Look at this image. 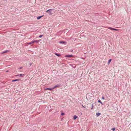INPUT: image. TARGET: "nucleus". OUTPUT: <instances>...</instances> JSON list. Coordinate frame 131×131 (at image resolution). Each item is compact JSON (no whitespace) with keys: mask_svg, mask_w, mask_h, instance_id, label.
Returning <instances> with one entry per match:
<instances>
[{"mask_svg":"<svg viewBox=\"0 0 131 131\" xmlns=\"http://www.w3.org/2000/svg\"><path fill=\"white\" fill-rule=\"evenodd\" d=\"M39 40H34L33 41H32L31 42H29L28 44H31L32 43H33L35 42H36V43H37L39 42Z\"/></svg>","mask_w":131,"mask_h":131,"instance_id":"nucleus-1","label":"nucleus"},{"mask_svg":"<svg viewBox=\"0 0 131 131\" xmlns=\"http://www.w3.org/2000/svg\"><path fill=\"white\" fill-rule=\"evenodd\" d=\"M53 9H49L47 11H46V12L47 13H49V14L50 15H51L52 14L51 13V11Z\"/></svg>","mask_w":131,"mask_h":131,"instance_id":"nucleus-2","label":"nucleus"},{"mask_svg":"<svg viewBox=\"0 0 131 131\" xmlns=\"http://www.w3.org/2000/svg\"><path fill=\"white\" fill-rule=\"evenodd\" d=\"M108 28L110 30H115V31H118L119 30L118 29H116V28H113L110 27H109Z\"/></svg>","mask_w":131,"mask_h":131,"instance_id":"nucleus-3","label":"nucleus"},{"mask_svg":"<svg viewBox=\"0 0 131 131\" xmlns=\"http://www.w3.org/2000/svg\"><path fill=\"white\" fill-rule=\"evenodd\" d=\"M73 57V55H72L68 54L66 55L65 56V57H66L70 58L72 57Z\"/></svg>","mask_w":131,"mask_h":131,"instance_id":"nucleus-4","label":"nucleus"},{"mask_svg":"<svg viewBox=\"0 0 131 131\" xmlns=\"http://www.w3.org/2000/svg\"><path fill=\"white\" fill-rule=\"evenodd\" d=\"M59 43L60 44L64 45H66L67 43L66 42V41H60L59 42Z\"/></svg>","mask_w":131,"mask_h":131,"instance_id":"nucleus-5","label":"nucleus"},{"mask_svg":"<svg viewBox=\"0 0 131 131\" xmlns=\"http://www.w3.org/2000/svg\"><path fill=\"white\" fill-rule=\"evenodd\" d=\"M61 85V84H57V85H56L55 86L53 87V89L58 87H59Z\"/></svg>","mask_w":131,"mask_h":131,"instance_id":"nucleus-6","label":"nucleus"},{"mask_svg":"<svg viewBox=\"0 0 131 131\" xmlns=\"http://www.w3.org/2000/svg\"><path fill=\"white\" fill-rule=\"evenodd\" d=\"M53 89V88H47L46 89V90H50L51 91H52Z\"/></svg>","mask_w":131,"mask_h":131,"instance_id":"nucleus-7","label":"nucleus"},{"mask_svg":"<svg viewBox=\"0 0 131 131\" xmlns=\"http://www.w3.org/2000/svg\"><path fill=\"white\" fill-rule=\"evenodd\" d=\"M43 15L41 16H40L38 17H37V20H39L42 17H43Z\"/></svg>","mask_w":131,"mask_h":131,"instance_id":"nucleus-8","label":"nucleus"},{"mask_svg":"<svg viewBox=\"0 0 131 131\" xmlns=\"http://www.w3.org/2000/svg\"><path fill=\"white\" fill-rule=\"evenodd\" d=\"M96 116L97 117H98L100 115H101V113L100 112H97L96 113Z\"/></svg>","mask_w":131,"mask_h":131,"instance_id":"nucleus-9","label":"nucleus"},{"mask_svg":"<svg viewBox=\"0 0 131 131\" xmlns=\"http://www.w3.org/2000/svg\"><path fill=\"white\" fill-rule=\"evenodd\" d=\"M78 117V116L76 115H74L73 116V119L74 120H75Z\"/></svg>","mask_w":131,"mask_h":131,"instance_id":"nucleus-10","label":"nucleus"},{"mask_svg":"<svg viewBox=\"0 0 131 131\" xmlns=\"http://www.w3.org/2000/svg\"><path fill=\"white\" fill-rule=\"evenodd\" d=\"M8 52H9V50H5V51H3V52H2V54L5 53H6Z\"/></svg>","mask_w":131,"mask_h":131,"instance_id":"nucleus-11","label":"nucleus"},{"mask_svg":"<svg viewBox=\"0 0 131 131\" xmlns=\"http://www.w3.org/2000/svg\"><path fill=\"white\" fill-rule=\"evenodd\" d=\"M24 74H20L16 75H15V76L16 77L20 76H24Z\"/></svg>","mask_w":131,"mask_h":131,"instance_id":"nucleus-12","label":"nucleus"},{"mask_svg":"<svg viewBox=\"0 0 131 131\" xmlns=\"http://www.w3.org/2000/svg\"><path fill=\"white\" fill-rule=\"evenodd\" d=\"M55 55L57 56H58V57H59V56H61V55L60 54H59L58 53H55Z\"/></svg>","mask_w":131,"mask_h":131,"instance_id":"nucleus-13","label":"nucleus"},{"mask_svg":"<svg viewBox=\"0 0 131 131\" xmlns=\"http://www.w3.org/2000/svg\"><path fill=\"white\" fill-rule=\"evenodd\" d=\"M98 103H100L102 105V106L103 105V103L101 102V101L100 100H98Z\"/></svg>","mask_w":131,"mask_h":131,"instance_id":"nucleus-14","label":"nucleus"},{"mask_svg":"<svg viewBox=\"0 0 131 131\" xmlns=\"http://www.w3.org/2000/svg\"><path fill=\"white\" fill-rule=\"evenodd\" d=\"M111 61H112V59H110L108 61V62L107 63L108 64H109V63H110V62Z\"/></svg>","mask_w":131,"mask_h":131,"instance_id":"nucleus-15","label":"nucleus"},{"mask_svg":"<svg viewBox=\"0 0 131 131\" xmlns=\"http://www.w3.org/2000/svg\"><path fill=\"white\" fill-rule=\"evenodd\" d=\"M20 80H21V79H17L15 80V82L16 81H20Z\"/></svg>","mask_w":131,"mask_h":131,"instance_id":"nucleus-16","label":"nucleus"},{"mask_svg":"<svg viewBox=\"0 0 131 131\" xmlns=\"http://www.w3.org/2000/svg\"><path fill=\"white\" fill-rule=\"evenodd\" d=\"M93 104H92V105H91V110H92L93 109Z\"/></svg>","mask_w":131,"mask_h":131,"instance_id":"nucleus-17","label":"nucleus"},{"mask_svg":"<svg viewBox=\"0 0 131 131\" xmlns=\"http://www.w3.org/2000/svg\"><path fill=\"white\" fill-rule=\"evenodd\" d=\"M43 36V35H41L39 36V37L40 38H41Z\"/></svg>","mask_w":131,"mask_h":131,"instance_id":"nucleus-18","label":"nucleus"},{"mask_svg":"<svg viewBox=\"0 0 131 131\" xmlns=\"http://www.w3.org/2000/svg\"><path fill=\"white\" fill-rule=\"evenodd\" d=\"M65 114V113L64 112H62L61 113V115H63Z\"/></svg>","mask_w":131,"mask_h":131,"instance_id":"nucleus-19","label":"nucleus"},{"mask_svg":"<svg viewBox=\"0 0 131 131\" xmlns=\"http://www.w3.org/2000/svg\"><path fill=\"white\" fill-rule=\"evenodd\" d=\"M111 129L113 131H114L115 130V128H112Z\"/></svg>","mask_w":131,"mask_h":131,"instance_id":"nucleus-20","label":"nucleus"},{"mask_svg":"<svg viewBox=\"0 0 131 131\" xmlns=\"http://www.w3.org/2000/svg\"><path fill=\"white\" fill-rule=\"evenodd\" d=\"M102 99L103 100H104L105 99V98L103 96H102Z\"/></svg>","mask_w":131,"mask_h":131,"instance_id":"nucleus-21","label":"nucleus"},{"mask_svg":"<svg viewBox=\"0 0 131 131\" xmlns=\"http://www.w3.org/2000/svg\"><path fill=\"white\" fill-rule=\"evenodd\" d=\"M22 68H23L22 67H19V69H22Z\"/></svg>","mask_w":131,"mask_h":131,"instance_id":"nucleus-22","label":"nucleus"},{"mask_svg":"<svg viewBox=\"0 0 131 131\" xmlns=\"http://www.w3.org/2000/svg\"><path fill=\"white\" fill-rule=\"evenodd\" d=\"M15 82V80H13L12 81V82Z\"/></svg>","mask_w":131,"mask_h":131,"instance_id":"nucleus-23","label":"nucleus"},{"mask_svg":"<svg viewBox=\"0 0 131 131\" xmlns=\"http://www.w3.org/2000/svg\"><path fill=\"white\" fill-rule=\"evenodd\" d=\"M29 64L30 65V66H31L32 64V63H29Z\"/></svg>","mask_w":131,"mask_h":131,"instance_id":"nucleus-24","label":"nucleus"},{"mask_svg":"<svg viewBox=\"0 0 131 131\" xmlns=\"http://www.w3.org/2000/svg\"><path fill=\"white\" fill-rule=\"evenodd\" d=\"M72 51H73V50H72L71 51V52H72Z\"/></svg>","mask_w":131,"mask_h":131,"instance_id":"nucleus-25","label":"nucleus"},{"mask_svg":"<svg viewBox=\"0 0 131 131\" xmlns=\"http://www.w3.org/2000/svg\"><path fill=\"white\" fill-rule=\"evenodd\" d=\"M8 71H9L8 70H7L6 71V72H8Z\"/></svg>","mask_w":131,"mask_h":131,"instance_id":"nucleus-26","label":"nucleus"},{"mask_svg":"<svg viewBox=\"0 0 131 131\" xmlns=\"http://www.w3.org/2000/svg\"><path fill=\"white\" fill-rule=\"evenodd\" d=\"M82 106L83 107H84L83 105H82Z\"/></svg>","mask_w":131,"mask_h":131,"instance_id":"nucleus-27","label":"nucleus"}]
</instances>
